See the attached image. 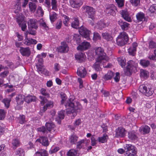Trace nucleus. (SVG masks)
I'll list each match as a JSON object with an SVG mask.
<instances>
[{
    "label": "nucleus",
    "instance_id": "obj_1",
    "mask_svg": "<svg viewBox=\"0 0 156 156\" xmlns=\"http://www.w3.org/2000/svg\"><path fill=\"white\" fill-rule=\"evenodd\" d=\"M61 104H64L66 108V112L68 115L72 114L73 117L76 115L77 112H80L82 109V106L77 101H75L73 99H67L65 94H61Z\"/></svg>",
    "mask_w": 156,
    "mask_h": 156
},
{
    "label": "nucleus",
    "instance_id": "obj_2",
    "mask_svg": "<svg viewBox=\"0 0 156 156\" xmlns=\"http://www.w3.org/2000/svg\"><path fill=\"white\" fill-rule=\"evenodd\" d=\"M15 13L16 14L15 16L16 21L19 26L21 27L22 30L24 31L27 28V25L25 23L23 22L24 20V16L21 13H20L21 10V3L20 2H17L15 6Z\"/></svg>",
    "mask_w": 156,
    "mask_h": 156
},
{
    "label": "nucleus",
    "instance_id": "obj_3",
    "mask_svg": "<svg viewBox=\"0 0 156 156\" xmlns=\"http://www.w3.org/2000/svg\"><path fill=\"white\" fill-rule=\"evenodd\" d=\"M137 63L132 60L130 61L127 62V65L124 69V71L126 75L130 76L132 72H136Z\"/></svg>",
    "mask_w": 156,
    "mask_h": 156
},
{
    "label": "nucleus",
    "instance_id": "obj_4",
    "mask_svg": "<svg viewBox=\"0 0 156 156\" xmlns=\"http://www.w3.org/2000/svg\"><path fill=\"white\" fill-rule=\"evenodd\" d=\"M95 52L96 55L98 56L97 59H98V61L102 60L104 62L108 61L109 58L106 56L103 48L101 47L97 48L95 49Z\"/></svg>",
    "mask_w": 156,
    "mask_h": 156
},
{
    "label": "nucleus",
    "instance_id": "obj_5",
    "mask_svg": "<svg viewBox=\"0 0 156 156\" xmlns=\"http://www.w3.org/2000/svg\"><path fill=\"white\" fill-rule=\"evenodd\" d=\"M128 40L127 34L125 32H122L116 38L117 44L119 46H123L127 42Z\"/></svg>",
    "mask_w": 156,
    "mask_h": 156
},
{
    "label": "nucleus",
    "instance_id": "obj_6",
    "mask_svg": "<svg viewBox=\"0 0 156 156\" xmlns=\"http://www.w3.org/2000/svg\"><path fill=\"white\" fill-rule=\"evenodd\" d=\"M40 98L42 100L41 101V104L43 106L41 107L40 112L41 113L44 112L49 107H51L53 106V102L51 101H48L45 98H43L41 96H40Z\"/></svg>",
    "mask_w": 156,
    "mask_h": 156
},
{
    "label": "nucleus",
    "instance_id": "obj_7",
    "mask_svg": "<svg viewBox=\"0 0 156 156\" xmlns=\"http://www.w3.org/2000/svg\"><path fill=\"white\" fill-rule=\"evenodd\" d=\"M139 91L144 94L146 96H149L153 94V91L151 88H147V87L145 85H141L139 87Z\"/></svg>",
    "mask_w": 156,
    "mask_h": 156
},
{
    "label": "nucleus",
    "instance_id": "obj_8",
    "mask_svg": "<svg viewBox=\"0 0 156 156\" xmlns=\"http://www.w3.org/2000/svg\"><path fill=\"white\" fill-rule=\"evenodd\" d=\"M79 32L80 34L86 39L88 40L90 39V31L86 28L82 26L79 28Z\"/></svg>",
    "mask_w": 156,
    "mask_h": 156
},
{
    "label": "nucleus",
    "instance_id": "obj_9",
    "mask_svg": "<svg viewBox=\"0 0 156 156\" xmlns=\"http://www.w3.org/2000/svg\"><path fill=\"white\" fill-rule=\"evenodd\" d=\"M69 47L66 42H62L61 43V45L58 47L57 50L58 52L61 53H65L69 51Z\"/></svg>",
    "mask_w": 156,
    "mask_h": 156
},
{
    "label": "nucleus",
    "instance_id": "obj_10",
    "mask_svg": "<svg viewBox=\"0 0 156 156\" xmlns=\"http://www.w3.org/2000/svg\"><path fill=\"white\" fill-rule=\"evenodd\" d=\"M83 8L88 14L89 17L93 19L95 14V10L92 7L88 6H83Z\"/></svg>",
    "mask_w": 156,
    "mask_h": 156
},
{
    "label": "nucleus",
    "instance_id": "obj_11",
    "mask_svg": "<svg viewBox=\"0 0 156 156\" xmlns=\"http://www.w3.org/2000/svg\"><path fill=\"white\" fill-rule=\"evenodd\" d=\"M126 131L125 129L122 127H119L116 129L115 136L117 137H124L126 134Z\"/></svg>",
    "mask_w": 156,
    "mask_h": 156
},
{
    "label": "nucleus",
    "instance_id": "obj_12",
    "mask_svg": "<svg viewBox=\"0 0 156 156\" xmlns=\"http://www.w3.org/2000/svg\"><path fill=\"white\" fill-rule=\"evenodd\" d=\"M124 147L126 154L136 151V148L132 144H126Z\"/></svg>",
    "mask_w": 156,
    "mask_h": 156
},
{
    "label": "nucleus",
    "instance_id": "obj_13",
    "mask_svg": "<svg viewBox=\"0 0 156 156\" xmlns=\"http://www.w3.org/2000/svg\"><path fill=\"white\" fill-rule=\"evenodd\" d=\"M90 47V44L87 41H84L77 47L78 50L84 51L88 49Z\"/></svg>",
    "mask_w": 156,
    "mask_h": 156
},
{
    "label": "nucleus",
    "instance_id": "obj_14",
    "mask_svg": "<svg viewBox=\"0 0 156 156\" xmlns=\"http://www.w3.org/2000/svg\"><path fill=\"white\" fill-rule=\"evenodd\" d=\"M83 0H70V3L72 7L77 8L81 6L82 4Z\"/></svg>",
    "mask_w": 156,
    "mask_h": 156
},
{
    "label": "nucleus",
    "instance_id": "obj_15",
    "mask_svg": "<svg viewBox=\"0 0 156 156\" xmlns=\"http://www.w3.org/2000/svg\"><path fill=\"white\" fill-rule=\"evenodd\" d=\"M107 62H104L102 60L98 61V59L96 60V62L94 64L93 68L97 72L100 71L101 70V68L100 67V65Z\"/></svg>",
    "mask_w": 156,
    "mask_h": 156
},
{
    "label": "nucleus",
    "instance_id": "obj_16",
    "mask_svg": "<svg viewBox=\"0 0 156 156\" xmlns=\"http://www.w3.org/2000/svg\"><path fill=\"white\" fill-rule=\"evenodd\" d=\"M46 126L47 129L51 133L54 134L55 133V127L54 124L52 122L46 123Z\"/></svg>",
    "mask_w": 156,
    "mask_h": 156
},
{
    "label": "nucleus",
    "instance_id": "obj_17",
    "mask_svg": "<svg viewBox=\"0 0 156 156\" xmlns=\"http://www.w3.org/2000/svg\"><path fill=\"white\" fill-rule=\"evenodd\" d=\"M116 11L115 7L113 5H110L106 9V12L107 13L113 16L115 15Z\"/></svg>",
    "mask_w": 156,
    "mask_h": 156
},
{
    "label": "nucleus",
    "instance_id": "obj_18",
    "mask_svg": "<svg viewBox=\"0 0 156 156\" xmlns=\"http://www.w3.org/2000/svg\"><path fill=\"white\" fill-rule=\"evenodd\" d=\"M28 27L29 28H32L36 29L37 28V21L35 19H30L28 22Z\"/></svg>",
    "mask_w": 156,
    "mask_h": 156
},
{
    "label": "nucleus",
    "instance_id": "obj_19",
    "mask_svg": "<svg viewBox=\"0 0 156 156\" xmlns=\"http://www.w3.org/2000/svg\"><path fill=\"white\" fill-rule=\"evenodd\" d=\"M36 142H38L41 143L42 145L44 146H48L49 144V143L48 139L46 137H41L40 138L37 139Z\"/></svg>",
    "mask_w": 156,
    "mask_h": 156
},
{
    "label": "nucleus",
    "instance_id": "obj_20",
    "mask_svg": "<svg viewBox=\"0 0 156 156\" xmlns=\"http://www.w3.org/2000/svg\"><path fill=\"white\" fill-rule=\"evenodd\" d=\"M77 73L78 76L84 77L86 75L87 72L85 68L83 67L82 66L78 68Z\"/></svg>",
    "mask_w": 156,
    "mask_h": 156
},
{
    "label": "nucleus",
    "instance_id": "obj_21",
    "mask_svg": "<svg viewBox=\"0 0 156 156\" xmlns=\"http://www.w3.org/2000/svg\"><path fill=\"white\" fill-rule=\"evenodd\" d=\"M20 51L23 56H29L30 54V51L29 48L20 47Z\"/></svg>",
    "mask_w": 156,
    "mask_h": 156
},
{
    "label": "nucleus",
    "instance_id": "obj_22",
    "mask_svg": "<svg viewBox=\"0 0 156 156\" xmlns=\"http://www.w3.org/2000/svg\"><path fill=\"white\" fill-rule=\"evenodd\" d=\"M65 112L63 110L60 111L58 112V115L56 118V121L59 124L61 123V120L64 119Z\"/></svg>",
    "mask_w": 156,
    "mask_h": 156
},
{
    "label": "nucleus",
    "instance_id": "obj_23",
    "mask_svg": "<svg viewBox=\"0 0 156 156\" xmlns=\"http://www.w3.org/2000/svg\"><path fill=\"white\" fill-rule=\"evenodd\" d=\"M75 57L76 59L79 62L84 61L86 58L85 54L82 53H80L76 54Z\"/></svg>",
    "mask_w": 156,
    "mask_h": 156
},
{
    "label": "nucleus",
    "instance_id": "obj_24",
    "mask_svg": "<svg viewBox=\"0 0 156 156\" xmlns=\"http://www.w3.org/2000/svg\"><path fill=\"white\" fill-rule=\"evenodd\" d=\"M137 46V44L136 43L134 42L133 43L132 46L129 48L128 49V52L130 55L133 56L135 55Z\"/></svg>",
    "mask_w": 156,
    "mask_h": 156
},
{
    "label": "nucleus",
    "instance_id": "obj_25",
    "mask_svg": "<svg viewBox=\"0 0 156 156\" xmlns=\"http://www.w3.org/2000/svg\"><path fill=\"white\" fill-rule=\"evenodd\" d=\"M121 14L122 17L125 20L129 22L131 21V18L129 16L128 12L126 10H122Z\"/></svg>",
    "mask_w": 156,
    "mask_h": 156
},
{
    "label": "nucleus",
    "instance_id": "obj_26",
    "mask_svg": "<svg viewBox=\"0 0 156 156\" xmlns=\"http://www.w3.org/2000/svg\"><path fill=\"white\" fill-rule=\"evenodd\" d=\"M37 41L35 39L30 38H25L24 40V43L27 45H30L31 44H36Z\"/></svg>",
    "mask_w": 156,
    "mask_h": 156
},
{
    "label": "nucleus",
    "instance_id": "obj_27",
    "mask_svg": "<svg viewBox=\"0 0 156 156\" xmlns=\"http://www.w3.org/2000/svg\"><path fill=\"white\" fill-rule=\"evenodd\" d=\"M150 130V128L147 125L142 126L139 129V131L144 134L148 133Z\"/></svg>",
    "mask_w": 156,
    "mask_h": 156
},
{
    "label": "nucleus",
    "instance_id": "obj_28",
    "mask_svg": "<svg viewBox=\"0 0 156 156\" xmlns=\"http://www.w3.org/2000/svg\"><path fill=\"white\" fill-rule=\"evenodd\" d=\"M24 99V95L19 94L16 97V100L18 105H21L23 103Z\"/></svg>",
    "mask_w": 156,
    "mask_h": 156
},
{
    "label": "nucleus",
    "instance_id": "obj_29",
    "mask_svg": "<svg viewBox=\"0 0 156 156\" xmlns=\"http://www.w3.org/2000/svg\"><path fill=\"white\" fill-rule=\"evenodd\" d=\"M108 139V136L106 134H104L102 136L98 138V141L99 143H104L106 142Z\"/></svg>",
    "mask_w": 156,
    "mask_h": 156
},
{
    "label": "nucleus",
    "instance_id": "obj_30",
    "mask_svg": "<svg viewBox=\"0 0 156 156\" xmlns=\"http://www.w3.org/2000/svg\"><path fill=\"white\" fill-rule=\"evenodd\" d=\"M128 136L129 139L133 141H135L137 140V137L133 131L129 132Z\"/></svg>",
    "mask_w": 156,
    "mask_h": 156
},
{
    "label": "nucleus",
    "instance_id": "obj_31",
    "mask_svg": "<svg viewBox=\"0 0 156 156\" xmlns=\"http://www.w3.org/2000/svg\"><path fill=\"white\" fill-rule=\"evenodd\" d=\"M103 38L108 41L112 42L113 38L111 35L108 33H104L102 34Z\"/></svg>",
    "mask_w": 156,
    "mask_h": 156
},
{
    "label": "nucleus",
    "instance_id": "obj_32",
    "mask_svg": "<svg viewBox=\"0 0 156 156\" xmlns=\"http://www.w3.org/2000/svg\"><path fill=\"white\" fill-rule=\"evenodd\" d=\"M50 19L52 23L55 21L58 18V15L54 12H51L49 14Z\"/></svg>",
    "mask_w": 156,
    "mask_h": 156
},
{
    "label": "nucleus",
    "instance_id": "obj_33",
    "mask_svg": "<svg viewBox=\"0 0 156 156\" xmlns=\"http://www.w3.org/2000/svg\"><path fill=\"white\" fill-rule=\"evenodd\" d=\"M148 72L143 69L140 70V76L142 78H147L148 77Z\"/></svg>",
    "mask_w": 156,
    "mask_h": 156
},
{
    "label": "nucleus",
    "instance_id": "obj_34",
    "mask_svg": "<svg viewBox=\"0 0 156 156\" xmlns=\"http://www.w3.org/2000/svg\"><path fill=\"white\" fill-rule=\"evenodd\" d=\"M113 76V72L109 71L103 76V78L105 80H108L111 79Z\"/></svg>",
    "mask_w": 156,
    "mask_h": 156
},
{
    "label": "nucleus",
    "instance_id": "obj_35",
    "mask_svg": "<svg viewBox=\"0 0 156 156\" xmlns=\"http://www.w3.org/2000/svg\"><path fill=\"white\" fill-rule=\"evenodd\" d=\"M136 17L138 22L141 21L144 19V14L143 12H140L137 14Z\"/></svg>",
    "mask_w": 156,
    "mask_h": 156
},
{
    "label": "nucleus",
    "instance_id": "obj_36",
    "mask_svg": "<svg viewBox=\"0 0 156 156\" xmlns=\"http://www.w3.org/2000/svg\"><path fill=\"white\" fill-rule=\"evenodd\" d=\"M119 63L122 68H123L126 64V60L124 57H120L118 58Z\"/></svg>",
    "mask_w": 156,
    "mask_h": 156
},
{
    "label": "nucleus",
    "instance_id": "obj_37",
    "mask_svg": "<svg viewBox=\"0 0 156 156\" xmlns=\"http://www.w3.org/2000/svg\"><path fill=\"white\" fill-rule=\"evenodd\" d=\"M86 139L85 140H82L79 141L77 143V147L79 148H81L83 147V145L85 144L87 145V144L86 142Z\"/></svg>",
    "mask_w": 156,
    "mask_h": 156
},
{
    "label": "nucleus",
    "instance_id": "obj_38",
    "mask_svg": "<svg viewBox=\"0 0 156 156\" xmlns=\"http://www.w3.org/2000/svg\"><path fill=\"white\" fill-rule=\"evenodd\" d=\"M35 99V97L34 96L32 95H28L25 99V101L27 103L34 101Z\"/></svg>",
    "mask_w": 156,
    "mask_h": 156
},
{
    "label": "nucleus",
    "instance_id": "obj_39",
    "mask_svg": "<svg viewBox=\"0 0 156 156\" xmlns=\"http://www.w3.org/2000/svg\"><path fill=\"white\" fill-rule=\"evenodd\" d=\"M106 26L103 21H100L97 23L95 27L98 29H102Z\"/></svg>",
    "mask_w": 156,
    "mask_h": 156
},
{
    "label": "nucleus",
    "instance_id": "obj_40",
    "mask_svg": "<svg viewBox=\"0 0 156 156\" xmlns=\"http://www.w3.org/2000/svg\"><path fill=\"white\" fill-rule=\"evenodd\" d=\"M15 154L17 156H24L25 152L23 149L20 148L16 151Z\"/></svg>",
    "mask_w": 156,
    "mask_h": 156
},
{
    "label": "nucleus",
    "instance_id": "obj_41",
    "mask_svg": "<svg viewBox=\"0 0 156 156\" xmlns=\"http://www.w3.org/2000/svg\"><path fill=\"white\" fill-rule=\"evenodd\" d=\"M78 137L75 134L72 135L69 138V141L71 144H74L77 140Z\"/></svg>",
    "mask_w": 156,
    "mask_h": 156
},
{
    "label": "nucleus",
    "instance_id": "obj_42",
    "mask_svg": "<svg viewBox=\"0 0 156 156\" xmlns=\"http://www.w3.org/2000/svg\"><path fill=\"white\" fill-rule=\"evenodd\" d=\"M74 20L71 23V26L73 28L77 29L79 27V21L77 18H75Z\"/></svg>",
    "mask_w": 156,
    "mask_h": 156
},
{
    "label": "nucleus",
    "instance_id": "obj_43",
    "mask_svg": "<svg viewBox=\"0 0 156 156\" xmlns=\"http://www.w3.org/2000/svg\"><path fill=\"white\" fill-rule=\"evenodd\" d=\"M38 58V60L39 63V65L40 66V67H38V65H37V67H38V70L40 71H42L43 69L42 66L41 65L42 64L43 62V60L42 58Z\"/></svg>",
    "mask_w": 156,
    "mask_h": 156
},
{
    "label": "nucleus",
    "instance_id": "obj_44",
    "mask_svg": "<svg viewBox=\"0 0 156 156\" xmlns=\"http://www.w3.org/2000/svg\"><path fill=\"white\" fill-rule=\"evenodd\" d=\"M20 144V142L19 140L17 139H13L12 142L13 148H15L19 146Z\"/></svg>",
    "mask_w": 156,
    "mask_h": 156
},
{
    "label": "nucleus",
    "instance_id": "obj_45",
    "mask_svg": "<svg viewBox=\"0 0 156 156\" xmlns=\"http://www.w3.org/2000/svg\"><path fill=\"white\" fill-rule=\"evenodd\" d=\"M44 14L43 12L41 7H38L37 13L36 14L37 16H42Z\"/></svg>",
    "mask_w": 156,
    "mask_h": 156
},
{
    "label": "nucleus",
    "instance_id": "obj_46",
    "mask_svg": "<svg viewBox=\"0 0 156 156\" xmlns=\"http://www.w3.org/2000/svg\"><path fill=\"white\" fill-rule=\"evenodd\" d=\"M77 151L75 150L72 149L70 150L67 153L68 156H75L77 155Z\"/></svg>",
    "mask_w": 156,
    "mask_h": 156
},
{
    "label": "nucleus",
    "instance_id": "obj_47",
    "mask_svg": "<svg viewBox=\"0 0 156 156\" xmlns=\"http://www.w3.org/2000/svg\"><path fill=\"white\" fill-rule=\"evenodd\" d=\"M36 7L35 4L32 2L29 3V7L31 11L33 12H34L36 9Z\"/></svg>",
    "mask_w": 156,
    "mask_h": 156
},
{
    "label": "nucleus",
    "instance_id": "obj_48",
    "mask_svg": "<svg viewBox=\"0 0 156 156\" xmlns=\"http://www.w3.org/2000/svg\"><path fill=\"white\" fill-rule=\"evenodd\" d=\"M40 26L42 27L46 30H48V27L47 26L46 23L43 19H40Z\"/></svg>",
    "mask_w": 156,
    "mask_h": 156
},
{
    "label": "nucleus",
    "instance_id": "obj_49",
    "mask_svg": "<svg viewBox=\"0 0 156 156\" xmlns=\"http://www.w3.org/2000/svg\"><path fill=\"white\" fill-rule=\"evenodd\" d=\"M120 25L123 30H126L128 29L129 24L126 22H124L121 23Z\"/></svg>",
    "mask_w": 156,
    "mask_h": 156
},
{
    "label": "nucleus",
    "instance_id": "obj_50",
    "mask_svg": "<svg viewBox=\"0 0 156 156\" xmlns=\"http://www.w3.org/2000/svg\"><path fill=\"white\" fill-rule=\"evenodd\" d=\"M11 98L8 99L7 98L5 99L2 101V102L4 104L5 106L8 108L9 107L10 102L11 101Z\"/></svg>",
    "mask_w": 156,
    "mask_h": 156
},
{
    "label": "nucleus",
    "instance_id": "obj_51",
    "mask_svg": "<svg viewBox=\"0 0 156 156\" xmlns=\"http://www.w3.org/2000/svg\"><path fill=\"white\" fill-rule=\"evenodd\" d=\"M140 64L144 67L147 66L150 63L149 62L145 60H141L140 62Z\"/></svg>",
    "mask_w": 156,
    "mask_h": 156
},
{
    "label": "nucleus",
    "instance_id": "obj_52",
    "mask_svg": "<svg viewBox=\"0 0 156 156\" xmlns=\"http://www.w3.org/2000/svg\"><path fill=\"white\" fill-rule=\"evenodd\" d=\"M90 140L91 145L92 146L96 145L97 144L98 140L97 141L96 139L94 137V136H91Z\"/></svg>",
    "mask_w": 156,
    "mask_h": 156
},
{
    "label": "nucleus",
    "instance_id": "obj_53",
    "mask_svg": "<svg viewBox=\"0 0 156 156\" xmlns=\"http://www.w3.org/2000/svg\"><path fill=\"white\" fill-rule=\"evenodd\" d=\"M63 17L64 18L63 20L64 24L66 26H68L69 25V17H67L66 15H63Z\"/></svg>",
    "mask_w": 156,
    "mask_h": 156
},
{
    "label": "nucleus",
    "instance_id": "obj_54",
    "mask_svg": "<svg viewBox=\"0 0 156 156\" xmlns=\"http://www.w3.org/2000/svg\"><path fill=\"white\" fill-rule=\"evenodd\" d=\"M101 37L99 34L96 32L94 33L93 40L94 41L99 40L101 39Z\"/></svg>",
    "mask_w": 156,
    "mask_h": 156
},
{
    "label": "nucleus",
    "instance_id": "obj_55",
    "mask_svg": "<svg viewBox=\"0 0 156 156\" xmlns=\"http://www.w3.org/2000/svg\"><path fill=\"white\" fill-rule=\"evenodd\" d=\"M51 5L53 9L55 10H57V1L56 0H51Z\"/></svg>",
    "mask_w": 156,
    "mask_h": 156
},
{
    "label": "nucleus",
    "instance_id": "obj_56",
    "mask_svg": "<svg viewBox=\"0 0 156 156\" xmlns=\"http://www.w3.org/2000/svg\"><path fill=\"white\" fill-rule=\"evenodd\" d=\"M41 94L47 97H48L49 96V93L48 92L47 89L45 88H42L41 90Z\"/></svg>",
    "mask_w": 156,
    "mask_h": 156
},
{
    "label": "nucleus",
    "instance_id": "obj_57",
    "mask_svg": "<svg viewBox=\"0 0 156 156\" xmlns=\"http://www.w3.org/2000/svg\"><path fill=\"white\" fill-rule=\"evenodd\" d=\"M59 147H57L54 148L53 147H52L51 149L50 150L49 153L50 154H52L53 153L56 152L57 151H59Z\"/></svg>",
    "mask_w": 156,
    "mask_h": 156
},
{
    "label": "nucleus",
    "instance_id": "obj_58",
    "mask_svg": "<svg viewBox=\"0 0 156 156\" xmlns=\"http://www.w3.org/2000/svg\"><path fill=\"white\" fill-rule=\"evenodd\" d=\"M19 122L21 124L24 123L25 122V116L24 115H20L19 118Z\"/></svg>",
    "mask_w": 156,
    "mask_h": 156
},
{
    "label": "nucleus",
    "instance_id": "obj_59",
    "mask_svg": "<svg viewBox=\"0 0 156 156\" xmlns=\"http://www.w3.org/2000/svg\"><path fill=\"white\" fill-rule=\"evenodd\" d=\"M5 112L4 110L0 109V120H2L5 117Z\"/></svg>",
    "mask_w": 156,
    "mask_h": 156
},
{
    "label": "nucleus",
    "instance_id": "obj_60",
    "mask_svg": "<svg viewBox=\"0 0 156 156\" xmlns=\"http://www.w3.org/2000/svg\"><path fill=\"white\" fill-rule=\"evenodd\" d=\"M140 0H131L130 2L132 4L135 6H137L139 5Z\"/></svg>",
    "mask_w": 156,
    "mask_h": 156
},
{
    "label": "nucleus",
    "instance_id": "obj_61",
    "mask_svg": "<svg viewBox=\"0 0 156 156\" xmlns=\"http://www.w3.org/2000/svg\"><path fill=\"white\" fill-rule=\"evenodd\" d=\"M54 69L55 72L58 71L60 69V65L57 63H55L54 65Z\"/></svg>",
    "mask_w": 156,
    "mask_h": 156
},
{
    "label": "nucleus",
    "instance_id": "obj_62",
    "mask_svg": "<svg viewBox=\"0 0 156 156\" xmlns=\"http://www.w3.org/2000/svg\"><path fill=\"white\" fill-rule=\"evenodd\" d=\"M9 74V72L8 70L5 71L4 72L1 73H0V76L4 78L6 77Z\"/></svg>",
    "mask_w": 156,
    "mask_h": 156
},
{
    "label": "nucleus",
    "instance_id": "obj_63",
    "mask_svg": "<svg viewBox=\"0 0 156 156\" xmlns=\"http://www.w3.org/2000/svg\"><path fill=\"white\" fill-rule=\"evenodd\" d=\"M118 6L121 7L124 5V2L123 0H115Z\"/></svg>",
    "mask_w": 156,
    "mask_h": 156
},
{
    "label": "nucleus",
    "instance_id": "obj_64",
    "mask_svg": "<svg viewBox=\"0 0 156 156\" xmlns=\"http://www.w3.org/2000/svg\"><path fill=\"white\" fill-rule=\"evenodd\" d=\"M149 58L151 60H156V50L154 51L153 54L149 56Z\"/></svg>",
    "mask_w": 156,
    "mask_h": 156
}]
</instances>
